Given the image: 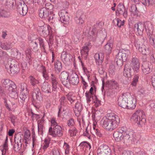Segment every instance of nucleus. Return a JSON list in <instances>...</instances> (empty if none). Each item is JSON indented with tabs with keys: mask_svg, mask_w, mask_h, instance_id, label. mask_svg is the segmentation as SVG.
<instances>
[{
	"mask_svg": "<svg viewBox=\"0 0 155 155\" xmlns=\"http://www.w3.org/2000/svg\"><path fill=\"white\" fill-rule=\"evenodd\" d=\"M120 122L119 117L114 113L107 115V117H103L101 120V124L106 130L112 131L116 128L117 124Z\"/></svg>",
	"mask_w": 155,
	"mask_h": 155,
	"instance_id": "nucleus-1",
	"label": "nucleus"
},
{
	"mask_svg": "<svg viewBox=\"0 0 155 155\" xmlns=\"http://www.w3.org/2000/svg\"><path fill=\"white\" fill-rule=\"evenodd\" d=\"M51 77L52 88H51V86L47 82L45 81L41 86L42 90L44 92L47 93H51L53 91H56L58 87V82L57 81L56 77L53 74H51Z\"/></svg>",
	"mask_w": 155,
	"mask_h": 155,
	"instance_id": "nucleus-2",
	"label": "nucleus"
},
{
	"mask_svg": "<svg viewBox=\"0 0 155 155\" xmlns=\"http://www.w3.org/2000/svg\"><path fill=\"white\" fill-rule=\"evenodd\" d=\"M144 112L143 110H138L132 115V120L137 123L139 127H142L146 123V120Z\"/></svg>",
	"mask_w": 155,
	"mask_h": 155,
	"instance_id": "nucleus-3",
	"label": "nucleus"
},
{
	"mask_svg": "<svg viewBox=\"0 0 155 155\" xmlns=\"http://www.w3.org/2000/svg\"><path fill=\"white\" fill-rule=\"evenodd\" d=\"M122 142L126 144L131 143L133 142L135 144H137L138 140L136 139V137L133 134V132L130 129H126L124 130Z\"/></svg>",
	"mask_w": 155,
	"mask_h": 155,
	"instance_id": "nucleus-4",
	"label": "nucleus"
},
{
	"mask_svg": "<svg viewBox=\"0 0 155 155\" xmlns=\"http://www.w3.org/2000/svg\"><path fill=\"white\" fill-rule=\"evenodd\" d=\"M5 68L7 70L10 69L11 73L13 74L18 73L19 71L18 63L15 59L9 60Z\"/></svg>",
	"mask_w": 155,
	"mask_h": 155,
	"instance_id": "nucleus-5",
	"label": "nucleus"
},
{
	"mask_svg": "<svg viewBox=\"0 0 155 155\" xmlns=\"http://www.w3.org/2000/svg\"><path fill=\"white\" fill-rule=\"evenodd\" d=\"M23 135L20 133L15 134V144L14 149L16 151H18L21 149L22 143L24 142Z\"/></svg>",
	"mask_w": 155,
	"mask_h": 155,
	"instance_id": "nucleus-6",
	"label": "nucleus"
},
{
	"mask_svg": "<svg viewBox=\"0 0 155 155\" xmlns=\"http://www.w3.org/2000/svg\"><path fill=\"white\" fill-rule=\"evenodd\" d=\"M148 25L147 26L146 25H145L143 23H142L140 22H139L137 24H134V28L135 31H137L139 35H140L143 33L144 27H145L146 30H148L149 31L150 30V27H152V25L151 24L149 23L147 24Z\"/></svg>",
	"mask_w": 155,
	"mask_h": 155,
	"instance_id": "nucleus-7",
	"label": "nucleus"
},
{
	"mask_svg": "<svg viewBox=\"0 0 155 155\" xmlns=\"http://www.w3.org/2000/svg\"><path fill=\"white\" fill-rule=\"evenodd\" d=\"M63 132L61 127L59 125L54 127H51L49 130V134L54 137H61L63 134Z\"/></svg>",
	"mask_w": 155,
	"mask_h": 155,
	"instance_id": "nucleus-8",
	"label": "nucleus"
},
{
	"mask_svg": "<svg viewBox=\"0 0 155 155\" xmlns=\"http://www.w3.org/2000/svg\"><path fill=\"white\" fill-rule=\"evenodd\" d=\"M128 96H130V93L126 92L123 93L121 97L119 98L118 104L119 106L124 108H127Z\"/></svg>",
	"mask_w": 155,
	"mask_h": 155,
	"instance_id": "nucleus-9",
	"label": "nucleus"
},
{
	"mask_svg": "<svg viewBox=\"0 0 155 155\" xmlns=\"http://www.w3.org/2000/svg\"><path fill=\"white\" fill-rule=\"evenodd\" d=\"M69 74L66 71L62 72L60 74V78L62 84L66 87L69 88L71 87L68 79Z\"/></svg>",
	"mask_w": 155,
	"mask_h": 155,
	"instance_id": "nucleus-10",
	"label": "nucleus"
},
{
	"mask_svg": "<svg viewBox=\"0 0 155 155\" xmlns=\"http://www.w3.org/2000/svg\"><path fill=\"white\" fill-rule=\"evenodd\" d=\"M126 129V127H122L114 132L113 134V136L115 140L117 142L122 141L123 136L124 135V131Z\"/></svg>",
	"mask_w": 155,
	"mask_h": 155,
	"instance_id": "nucleus-11",
	"label": "nucleus"
},
{
	"mask_svg": "<svg viewBox=\"0 0 155 155\" xmlns=\"http://www.w3.org/2000/svg\"><path fill=\"white\" fill-rule=\"evenodd\" d=\"M17 10L20 15L23 16L25 15L27 13L28 8L24 2L21 1L18 4Z\"/></svg>",
	"mask_w": 155,
	"mask_h": 155,
	"instance_id": "nucleus-12",
	"label": "nucleus"
},
{
	"mask_svg": "<svg viewBox=\"0 0 155 155\" xmlns=\"http://www.w3.org/2000/svg\"><path fill=\"white\" fill-rule=\"evenodd\" d=\"M111 151L109 147L106 145H102L100 146V150H98V155H111Z\"/></svg>",
	"mask_w": 155,
	"mask_h": 155,
	"instance_id": "nucleus-13",
	"label": "nucleus"
},
{
	"mask_svg": "<svg viewBox=\"0 0 155 155\" xmlns=\"http://www.w3.org/2000/svg\"><path fill=\"white\" fill-rule=\"evenodd\" d=\"M130 65L134 71L137 73L139 71L140 63L139 59L137 57L133 58L131 59Z\"/></svg>",
	"mask_w": 155,
	"mask_h": 155,
	"instance_id": "nucleus-14",
	"label": "nucleus"
},
{
	"mask_svg": "<svg viewBox=\"0 0 155 155\" xmlns=\"http://www.w3.org/2000/svg\"><path fill=\"white\" fill-rule=\"evenodd\" d=\"M34 99L36 100L37 102H40L43 100V97L41 91L38 87L34 88L32 93Z\"/></svg>",
	"mask_w": 155,
	"mask_h": 155,
	"instance_id": "nucleus-15",
	"label": "nucleus"
},
{
	"mask_svg": "<svg viewBox=\"0 0 155 155\" xmlns=\"http://www.w3.org/2000/svg\"><path fill=\"white\" fill-rule=\"evenodd\" d=\"M127 101V108L129 109H134L136 106V100L130 94V96H128Z\"/></svg>",
	"mask_w": 155,
	"mask_h": 155,
	"instance_id": "nucleus-16",
	"label": "nucleus"
},
{
	"mask_svg": "<svg viewBox=\"0 0 155 155\" xmlns=\"http://www.w3.org/2000/svg\"><path fill=\"white\" fill-rule=\"evenodd\" d=\"M60 20L61 22L66 24L68 23L69 17L67 12L64 10H62L59 13Z\"/></svg>",
	"mask_w": 155,
	"mask_h": 155,
	"instance_id": "nucleus-17",
	"label": "nucleus"
},
{
	"mask_svg": "<svg viewBox=\"0 0 155 155\" xmlns=\"http://www.w3.org/2000/svg\"><path fill=\"white\" fill-rule=\"evenodd\" d=\"M130 53V51L129 50H125L123 49L119 50L118 54L116 56L122 58L124 60L126 61L128 57V55Z\"/></svg>",
	"mask_w": 155,
	"mask_h": 155,
	"instance_id": "nucleus-18",
	"label": "nucleus"
},
{
	"mask_svg": "<svg viewBox=\"0 0 155 155\" xmlns=\"http://www.w3.org/2000/svg\"><path fill=\"white\" fill-rule=\"evenodd\" d=\"M7 90L8 91V93L10 97L16 99L17 98L18 95L17 92V87L16 84L15 87H13V86L9 87Z\"/></svg>",
	"mask_w": 155,
	"mask_h": 155,
	"instance_id": "nucleus-19",
	"label": "nucleus"
},
{
	"mask_svg": "<svg viewBox=\"0 0 155 155\" xmlns=\"http://www.w3.org/2000/svg\"><path fill=\"white\" fill-rule=\"evenodd\" d=\"M69 82L70 84H71L73 85H77L78 84L79 79L78 75L74 73H72L69 77Z\"/></svg>",
	"mask_w": 155,
	"mask_h": 155,
	"instance_id": "nucleus-20",
	"label": "nucleus"
},
{
	"mask_svg": "<svg viewBox=\"0 0 155 155\" xmlns=\"http://www.w3.org/2000/svg\"><path fill=\"white\" fill-rule=\"evenodd\" d=\"M51 29L50 26L45 25L39 26L38 29L41 34H43L44 36H46L48 35L50 33V30Z\"/></svg>",
	"mask_w": 155,
	"mask_h": 155,
	"instance_id": "nucleus-21",
	"label": "nucleus"
},
{
	"mask_svg": "<svg viewBox=\"0 0 155 155\" xmlns=\"http://www.w3.org/2000/svg\"><path fill=\"white\" fill-rule=\"evenodd\" d=\"M117 11L119 14L122 15L124 18L127 17V10L125 8L124 5L122 4H119L117 6Z\"/></svg>",
	"mask_w": 155,
	"mask_h": 155,
	"instance_id": "nucleus-22",
	"label": "nucleus"
},
{
	"mask_svg": "<svg viewBox=\"0 0 155 155\" xmlns=\"http://www.w3.org/2000/svg\"><path fill=\"white\" fill-rule=\"evenodd\" d=\"M61 58L64 62H68L72 59L71 54L66 51H63L61 53Z\"/></svg>",
	"mask_w": 155,
	"mask_h": 155,
	"instance_id": "nucleus-23",
	"label": "nucleus"
},
{
	"mask_svg": "<svg viewBox=\"0 0 155 155\" xmlns=\"http://www.w3.org/2000/svg\"><path fill=\"white\" fill-rule=\"evenodd\" d=\"M1 83L3 86L6 88L7 87L8 89L9 87L13 86L15 87V84L11 80L8 79H4L2 80Z\"/></svg>",
	"mask_w": 155,
	"mask_h": 155,
	"instance_id": "nucleus-24",
	"label": "nucleus"
},
{
	"mask_svg": "<svg viewBox=\"0 0 155 155\" xmlns=\"http://www.w3.org/2000/svg\"><path fill=\"white\" fill-rule=\"evenodd\" d=\"M28 93L26 94L25 92H21L20 95V98L21 99L19 103L21 106H23L27 102L28 100Z\"/></svg>",
	"mask_w": 155,
	"mask_h": 155,
	"instance_id": "nucleus-25",
	"label": "nucleus"
},
{
	"mask_svg": "<svg viewBox=\"0 0 155 155\" xmlns=\"http://www.w3.org/2000/svg\"><path fill=\"white\" fill-rule=\"evenodd\" d=\"M138 50L140 53L144 55H147L149 53L148 47L143 44L139 45Z\"/></svg>",
	"mask_w": 155,
	"mask_h": 155,
	"instance_id": "nucleus-26",
	"label": "nucleus"
},
{
	"mask_svg": "<svg viewBox=\"0 0 155 155\" xmlns=\"http://www.w3.org/2000/svg\"><path fill=\"white\" fill-rule=\"evenodd\" d=\"M39 15L40 18H46L48 16L49 11L45 8H41L39 10Z\"/></svg>",
	"mask_w": 155,
	"mask_h": 155,
	"instance_id": "nucleus-27",
	"label": "nucleus"
},
{
	"mask_svg": "<svg viewBox=\"0 0 155 155\" xmlns=\"http://www.w3.org/2000/svg\"><path fill=\"white\" fill-rule=\"evenodd\" d=\"M96 63L98 65L101 64L104 59V56L102 54H96L94 56Z\"/></svg>",
	"mask_w": 155,
	"mask_h": 155,
	"instance_id": "nucleus-28",
	"label": "nucleus"
},
{
	"mask_svg": "<svg viewBox=\"0 0 155 155\" xmlns=\"http://www.w3.org/2000/svg\"><path fill=\"white\" fill-rule=\"evenodd\" d=\"M82 109V104L79 102H77L75 106V107L74 109V111L75 113L78 114L77 116H79L80 114V112L81 111Z\"/></svg>",
	"mask_w": 155,
	"mask_h": 155,
	"instance_id": "nucleus-29",
	"label": "nucleus"
},
{
	"mask_svg": "<svg viewBox=\"0 0 155 155\" xmlns=\"http://www.w3.org/2000/svg\"><path fill=\"white\" fill-rule=\"evenodd\" d=\"M142 69L143 72L145 74H148L150 72V69L148 63H143L142 66Z\"/></svg>",
	"mask_w": 155,
	"mask_h": 155,
	"instance_id": "nucleus-30",
	"label": "nucleus"
},
{
	"mask_svg": "<svg viewBox=\"0 0 155 155\" xmlns=\"http://www.w3.org/2000/svg\"><path fill=\"white\" fill-rule=\"evenodd\" d=\"M38 132L39 133L41 132L40 134L42 135L45 129V127L44 126V121L43 120H39L38 122Z\"/></svg>",
	"mask_w": 155,
	"mask_h": 155,
	"instance_id": "nucleus-31",
	"label": "nucleus"
},
{
	"mask_svg": "<svg viewBox=\"0 0 155 155\" xmlns=\"http://www.w3.org/2000/svg\"><path fill=\"white\" fill-rule=\"evenodd\" d=\"M12 43L11 42L2 43L0 42V47L5 50H9L12 47Z\"/></svg>",
	"mask_w": 155,
	"mask_h": 155,
	"instance_id": "nucleus-32",
	"label": "nucleus"
},
{
	"mask_svg": "<svg viewBox=\"0 0 155 155\" xmlns=\"http://www.w3.org/2000/svg\"><path fill=\"white\" fill-rule=\"evenodd\" d=\"M131 69L130 68H129L128 66H125L124 71H123L124 75L125 77L128 78L130 77L131 75L130 74Z\"/></svg>",
	"mask_w": 155,
	"mask_h": 155,
	"instance_id": "nucleus-33",
	"label": "nucleus"
},
{
	"mask_svg": "<svg viewBox=\"0 0 155 155\" xmlns=\"http://www.w3.org/2000/svg\"><path fill=\"white\" fill-rule=\"evenodd\" d=\"M86 46H84L83 48L81 50V54L83 55L85 57H87L88 55V54L89 50V45H86Z\"/></svg>",
	"mask_w": 155,
	"mask_h": 155,
	"instance_id": "nucleus-34",
	"label": "nucleus"
},
{
	"mask_svg": "<svg viewBox=\"0 0 155 155\" xmlns=\"http://www.w3.org/2000/svg\"><path fill=\"white\" fill-rule=\"evenodd\" d=\"M54 67L56 71H58V73L60 72L62 69L61 62L58 60L54 64Z\"/></svg>",
	"mask_w": 155,
	"mask_h": 155,
	"instance_id": "nucleus-35",
	"label": "nucleus"
},
{
	"mask_svg": "<svg viewBox=\"0 0 155 155\" xmlns=\"http://www.w3.org/2000/svg\"><path fill=\"white\" fill-rule=\"evenodd\" d=\"M113 23L114 24L117 22V25L118 27L119 28H120L122 26L124 25V20L122 21L119 18H116L113 20Z\"/></svg>",
	"mask_w": 155,
	"mask_h": 155,
	"instance_id": "nucleus-36",
	"label": "nucleus"
},
{
	"mask_svg": "<svg viewBox=\"0 0 155 155\" xmlns=\"http://www.w3.org/2000/svg\"><path fill=\"white\" fill-rule=\"evenodd\" d=\"M113 44L111 43H107L104 46L105 51L106 53H110L112 49Z\"/></svg>",
	"mask_w": 155,
	"mask_h": 155,
	"instance_id": "nucleus-37",
	"label": "nucleus"
},
{
	"mask_svg": "<svg viewBox=\"0 0 155 155\" xmlns=\"http://www.w3.org/2000/svg\"><path fill=\"white\" fill-rule=\"evenodd\" d=\"M33 43L34 44H36V43L38 44L39 43L40 46L43 48L44 49H45L43 40L41 38L39 37V38L33 40Z\"/></svg>",
	"mask_w": 155,
	"mask_h": 155,
	"instance_id": "nucleus-38",
	"label": "nucleus"
},
{
	"mask_svg": "<svg viewBox=\"0 0 155 155\" xmlns=\"http://www.w3.org/2000/svg\"><path fill=\"white\" fill-rule=\"evenodd\" d=\"M66 96L68 100L71 102V104L72 103L76 101V98L73 95V93L70 92L68 93Z\"/></svg>",
	"mask_w": 155,
	"mask_h": 155,
	"instance_id": "nucleus-39",
	"label": "nucleus"
},
{
	"mask_svg": "<svg viewBox=\"0 0 155 155\" xmlns=\"http://www.w3.org/2000/svg\"><path fill=\"white\" fill-rule=\"evenodd\" d=\"M149 36V41L150 45L155 49V38L154 35L150 34Z\"/></svg>",
	"mask_w": 155,
	"mask_h": 155,
	"instance_id": "nucleus-40",
	"label": "nucleus"
},
{
	"mask_svg": "<svg viewBox=\"0 0 155 155\" xmlns=\"http://www.w3.org/2000/svg\"><path fill=\"white\" fill-rule=\"evenodd\" d=\"M109 85L111 86V88L112 89H117V87H118L119 85L117 82L114 80H111L108 82Z\"/></svg>",
	"mask_w": 155,
	"mask_h": 155,
	"instance_id": "nucleus-41",
	"label": "nucleus"
},
{
	"mask_svg": "<svg viewBox=\"0 0 155 155\" xmlns=\"http://www.w3.org/2000/svg\"><path fill=\"white\" fill-rule=\"evenodd\" d=\"M91 132L93 135H96L99 137H101L102 136L100 130L98 129H96L94 127H93V129L91 130Z\"/></svg>",
	"mask_w": 155,
	"mask_h": 155,
	"instance_id": "nucleus-42",
	"label": "nucleus"
},
{
	"mask_svg": "<svg viewBox=\"0 0 155 155\" xmlns=\"http://www.w3.org/2000/svg\"><path fill=\"white\" fill-rule=\"evenodd\" d=\"M20 88L21 89V92H25L27 94L29 92L27 89V85L25 83H22L21 84Z\"/></svg>",
	"mask_w": 155,
	"mask_h": 155,
	"instance_id": "nucleus-43",
	"label": "nucleus"
},
{
	"mask_svg": "<svg viewBox=\"0 0 155 155\" xmlns=\"http://www.w3.org/2000/svg\"><path fill=\"white\" fill-rule=\"evenodd\" d=\"M78 130L75 127H72L69 130V133L71 136H74L76 135Z\"/></svg>",
	"mask_w": 155,
	"mask_h": 155,
	"instance_id": "nucleus-44",
	"label": "nucleus"
},
{
	"mask_svg": "<svg viewBox=\"0 0 155 155\" xmlns=\"http://www.w3.org/2000/svg\"><path fill=\"white\" fill-rule=\"evenodd\" d=\"M41 69L42 70V71L43 74V76L46 80H48V75L47 72L44 66H41Z\"/></svg>",
	"mask_w": 155,
	"mask_h": 155,
	"instance_id": "nucleus-45",
	"label": "nucleus"
},
{
	"mask_svg": "<svg viewBox=\"0 0 155 155\" xmlns=\"http://www.w3.org/2000/svg\"><path fill=\"white\" fill-rule=\"evenodd\" d=\"M139 78V76L138 75H135L133 79V80L131 83V85L133 86H136L138 82Z\"/></svg>",
	"mask_w": 155,
	"mask_h": 155,
	"instance_id": "nucleus-46",
	"label": "nucleus"
},
{
	"mask_svg": "<svg viewBox=\"0 0 155 155\" xmlns=\"http://www.w3.org/2000/svg\"><path fill=\"white\" fill-rule=\"evenodd\" d=\"M9 15V12L3 9L0 8V16L8 17Z\"/></svg>",
	"mask_w": 155,
	"mask_h": 155,
	"instance_id": "nucleus-47",
	"label": "nucleus"
},
{
	"mask_svg": "<svg viewBox=\"0 0 155 155\" xmlns=\"http://www.w3.org/2000/svg\"><path fill=\"white\" fill-rule=\"evenodd\" d=\"M30 83L33 86H35L39 84V82L37 80L35 79L33 77H30Z\"/></svg>",
	"mask_w": 155,
	"mask_h": 155,
	"instance_id": "nucleus-48",
	"label": "nucleus"
},
{
	"mask_svg": "<svg viewBox=\"0 0 155 155\" xmlns=\"http://www.w3.org/2000/svg\"><path fill=\"white\" fill-rule=\"evenodd\" d=\"M116 62L117 65L119 66H121L123 64V61H125V60L122 59V58L116 56Z\"/></svg>",
	"mask_w": 155,
	"mask_h": 155,
	"instance_id": "nucleus-49",
	"label": "nucleus"
},
{
	"mask_svg": "<svg viewBox=\"0 0 155 155\" xmlns=\"http://www.w3.org/2000/svg\"><path fill=\"white\" fill-rule=\"evenodd\" d=\"M85 94L86 97L87 102V103H89L91 101V99H92V95L93 94L87 93V92L85 93Z\"/></svg>",
	"mask_w": 155,
	"mask_h": 155,
	"instance_id": "nucleus-50",
	"label": "nucleus"
},
{
	"mask_svg": "<svg viewBox=\"0 0 155 155\" xmlns=\"http://www.w3.org/2000/svg\"><path fill=\"white\" fill-rule=\"evenodd\" d=\"M84 17V15L82 14L77 20V22L82 26L83 24L84 23V21L83 19Z\"/></svg>",
	"mask_w": 155,
	"mask_h": 155,
	"instance_id": "nucleus-51",
	"label": "nucleus"
},
{
	"mask_svg": "<svg viewBox=\"0 0 155 155\" xmlns=\"http://www.w3.org/2000/svg\"><path fill=\"white\" fill-rule=\"evenodd\" d=\"M30 135V132L29 130L25 131L24 134V140H30L31 138Z\"/></svg>",
	"mask_w": 155,
	"mask_h": 155,
	"instance_id": "nucleus-52",
	"label": "nucleus"
},
{
	"mask_svg": "<svg viewBox=\"0 0 155 155\" xmlns=\"http://www.w3.org/2000/svg\"><path fill=\"white\" fill-rule=\"evenodd\" d=\"M50 149L51 151V153L53 155H59L60 153L59 151L57 149L54 147H50Z\"/></svg>",
	"mask_w": 155,
	"mask_h": 155,
	"instance_id": "nucleus-53",
	"label": "nucleus"
},
{
	"mask_svg": "<svg viewBox=\"0 0 155 155\" xmlns=\"http://www.w3.org/2000/svg\"><path fill=\"white\" fill-rule=\"evenodd\" d=\"M10 118L11 122L15 125V124L18 121L17 117L14 115H10Z\"/></svg>",
	"mask_w": 155,
	"mask_h": 155,
	"instance_id": "nucleus-54",
	"label": "nucleus"
},
{
	"mask_svg": "<svg viewBox=\"0 0 155 155\" xmlns=\"http://www.w3.org/2000/svg\"><path fill=\"white\" fill-rule=\"evenodd\" d=\"M115 70L114 66L113 64L110 65L109 67L108 71L109 73L111 75L114 74Z\"/></svg>",
	"mask_w": 155,
	"mask_h": 155,
	"instance_id": "nucleus-55",
	"label": "nucleus"
},
{
	"mask_svg": "<svg viewBox=\"0 0 155 155\" xmlns=\"http://www.w3.org/2000/svg\"><path fill=\"white\" fill-rule=\"evenodd\" d=\"M51 127H56L57 126H59L57 122H56L55 119V118H53L51 120Z\"/></svg>",
	"mask_w": 155,
	"mask_h": 155,
	"instance_id": "nucleus-56",
	"label": "nucleus"
},
{
	"mask_svg": "<svg viewBox=\"0 0 155 155\" xmlns=\"http://www.w3.org/2000/svg\"><path fill=\"white\" fill-rule=\"evenodd\" d=\"M63 147L65 150V154H68L69 153V150L70 148L69 145L67 143H64Z\"/></svg>",
	"mask_w": 155,
	"mask_h": 155,
	"instance_id": "nucleus-57",
	"label": "nucleus"
},
{
	"mask_svg": "<svg viewBox=\"0 0 155 155\" xmlns=\"http://www.w3.org/2000/svg\"><path fill=\"white\" fill-rule=\"evenodd\" d=\"M80 35L79 33L77 34V35H74L73 36L72 39L74 42L77 43L79 41V38L80 37Z\"/></svg>",
	"mask_w": 155,
	"mask_h": 155,
	"instance_id": "nucleus-58",
	"label": "nucleus"
},
{
	"mask_svg": "<svg viewBox=\"0 0 155 155\" xmlns=\"http://www.w3.org/2000/svg\"><path fill=\"white\" fill-rule=\"evenodd\" d=\"M32 47L33 48V50L35 52L38 51V44H34L33 43V40L32 41L31 45Z\"/></svg>",
	"mask_w": 155,
	"mask_h": 155,
	"instance_id": "nucleus-59",
	"label": "nucleus"
},
{
	"mask_svg": "<svg viewBox=\"0 0 155 155\" xmlns=\"http://www.w3.org/2000/svg\"><path fill=\"white\" fill-rule=\"evenodd\" d=\"M47 10H51L53 8V6L50 3H47L45 4V8Z\"/></svg>",
	"mask_w": 155,
	"mask_h": 155,
	"instance_id": "nucleus-60",
	"label": "nucleus"
},
{
	"mask_svg": "<svg viewBox=\"0 0 155 155\" xmlns=\"http://www.w3.org/2000/svg\"><path fill=\"white\" fill-rule=\"evenodd\" d=\"M86 145H88V143L86 142H83L81 143L79 145V146L81 149H82L84 150V149L85 148V146Z\"/></svg>",
	"mask_w": 155,
	"mask_h": 155,
	"instance_id": "nucleus-61",
	"label": "nucleus"
},
{
	"mask_svg": "<svg viewBox=\"0 0 155 155\" xmlns=\"http://www.w3.org/2000/svg\"><path fill=\"white\" fill-rule=\"evenodd\" d=\"M49 141L47 140H45V144L43 147L42 149L45 150L49 146Z\"/></svg>",
	"mask_w": 155,
	"mask_h": 155,
	"instance_id": "nucleus-62",
	"label": "nucleus"
},
{
	"mask_svg": "<svg viewBox=\"0 0 155 155\" xmlns=\"http://www.w3.org/2000/svg\"><path fill=\"white\" fill-rule=\"evenodd\" d=\"M146 3L147 5H153L155 4L154 0H145Z\"/></svg>",
	"mask_w": 155,
	"mask_h": 155,
	"instance_id": "nucleus-63",
	"label": "nucleus"
},
{
	"mask_svg": "<svg viewBox=\"0 0 155 155\" xmlns=\"http://www.w3.org/2000/svg\"><path fill=\"white\" fill-rule=\"evenodd\" d=\"M121 155H134V153L128 151H124L122 153Z\"/></svg>",
	"mask_w": 155,
	"mask_h": 155,
	"instance_id": "nucleus-64",
	"label": "nucleus"
}]
</instances>
